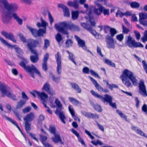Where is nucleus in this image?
Wrapping results in <instances>:
<instances>
[{
  "instance_id": "nucleus-1",
  "label": "nucleus",
  "mask_w": 147,
  "mask_h": 147,
  "mask_svg": "<svg viewBox=\"0 0 147 147\" xmlns=\"http://www.w3.org/2000/svg\"><path fill=\"white\" fill-rule=\"evenodd\" d=\"M18 8L16 3H9L7 0H0V11L2 13V21L4 24H7L10 21L12 18L16 20L19 24L22 25L23 20L15 13Z\"/></svg>"
},
{
  "instance_id": "nucleus-2",
  "label": "nucleus",
  "mask_w": 147,
  "mask_h": 147,
  "mask_svg": "<svg viewBox=\"0 0 147 147\" xmlns=\"http://www.w3.org/2000/svg\"><path fill=\"white\" fill-rule=\"evenodd\" d=\"M120 78H121L123 83L127 87H132L133 86L129 79L131 81L134 86H137L138 84V81L136 76L132 72L127 69L124 70Z\"/></svg>"
},
{
  "instance_id": "nucleus-3",
  "label": "nucleus",
  "mask_w": 147,
  "mask_h": 147,
  "mask_svg": "<svg viewBox=\"0 0 147 147\" xmlns=\"http://www.w3.org/2000/svg\"><path fill=\"white\" fill-rule=\"evenodd\" d=\"M40 46V44L37 40L29 39L27 42V47L30 51L31 53L35 55H31L30 59L31 61L33 63H36L39 60L38 54L36 50L34 48Z\"/></svg>"
},
{
  "instance_id": "nucleus-4",
  "label": "nucleus",
  "mask_w": 147,
  "mask_h": 147,
  "mask_svg": "<svg viewBox=\"0 0 147 147\" xmlns=\"http://www.w3.org/2000/svg\"><path fill=\"white\" fill-rule=\"evenodd\" d=\"M22 61L19 63V65L21 66L27 72L30 73L33 78H35L34 73L39 76H41V74L36 67L33 65L31 66L27 65L28 61L24 57H20Z\"/></svg>"
},
{
  "instance_id": "nucleus-5",
  "label": "nucleus",
  "mask_w": 147,
  "mask_h": 147,
  "mask_svg": "<svg viewBox=\"0 0 147 147\" xmlns=\"http://www.w3.org/2000/svg\"><path fill=\"white\" fill-rule=\"evenodd\" d=\"M89 17L88 22L89 24L85 23H82L81 25L84 28L86 29L93 35L96 36L97 33L96 31L93 29L92 27H94L96 26V22L92 16V12L91 9L89 10L88 13Z\"/></svg>"
},
{
  "instance_id": "nucleus-6",
  "label": "nucleus",
  "mask_w": 147,
  "mask_h": 147,
  "mask_svg": "<svg viewBox=\"0 0 147 147\" xmlns=\"http://www.w3.org/2000/svg\"><path fill=\"white\" fill-rule=\"evenodd\" d=\"M9 90H10V87L4 84H1L0 82V90L2 94V97H4L6 95L8 98L13 100H16L17 98L16 95L9 91Z\"/></svg>"
},
{
  "instance_id": "nucleus-7",
  "label": "nucleus",
  "mask_w": 147,
  "mask_h": 147,
  "mask_svg": "<svg viewBox=\"0 0 147 147\" xmlns=\"http://www.w3.org/2000/svg\"><path fill=\"white\" fill-rule=\"evenodd\" d=\"M34 114L32 112L27 114L24 117L23 120L24 122L23 124L24 125L25 129L29 131L31 129V126L30 122L34 120Z\"/></svg>"
},
{
  "instance_id": "nucleus-8",
  "label": "nucleus",
  "mask_w": 147,
  "mask_h": 147,
  "mask_svg": "<svg viewBox=\"0 0 147 147\" xmlns=\"http://www.w3.org/2000/svg\"><path fill=\"white\" fill-rule=\"evenodd\" d=\"M126 45L129 48L143 47V45L140 42H137L131 36L128 37L125 42Z\"/></svg>"
},
{
  "instance_id": "nucleus-9",
  "label": "nucleus",
  "mask_w": 147,
  "mask_h": 147,
  "mask_svg": "<svg viewBox=\"0 0 147 147\" xmlns=\"http://www.w3.org/2000/svg\"><path fill=\"white\" fill-rule=\"evenodd\" d=\"M61 25L67 29L71 31H78L80 30L78 26L71 23H67L66 22H62L61 23Z\"/></svg>"
},
{
  "instance_id": "nucleus-10",
  "label": "nucleus",
  "mask_w": 147,
  "mask_h": 147,
  "mask_svg": "<svg viewBox=\"0 0 147 147\" xmlns=\"http://www.w3.org/2000/svg\"><path fill=\"white\" fill-rule=\"evenodd\" d=\"M55 57L57 64V72L58 74L60 75L61 72L62 66L61 55L59 52L57 53L55 55Z\"/></svg>"
},
{
  "instance_id": "nucleus-11",
  "label": "nucleus",
  "mask_w": 147,
  "mask_h": 147,
  "mask_svg": "<svg viewBox=\"0 0 147 147\" xmlns=\"http://www.w3.org/2000/svg\"><path fill=\"white\" fill-rule=\"evenodd\" d=\"M139 92L140 94L144 96H147V93L144 83L142 80H140L139 84Z\"/></svg>"
},
{
  "instance_id": "nucleus-12",
  "label": "nucleus",
  "mask_w": 147,
  "mask_h": 147,
  "mask_svg": "<svg viewBox=\"0 0 147 147\" xmlns=\"http://www.w3.org/2000/svg\"><path fill=\"white\" fill-rule=\"evenodd\" d=\"M42 89L50 95H53L55 94L54 91L51 88V85L48 82H47L45 83Z\"/></svg>"
},
{
  "instance_id": "nucleus-13",
  "label": "nucleus",
  "mask_w": 147,
  "mask_h": 147,
  "mask_svg": "<svg viewBox=\"0 0 147 147\" xmlns=\"http://www.w3.org/2000/svg\"><path fill=\"white\" fill-rule=\"evenodd\" d=\"M107 47L109 48L114 49L115 45L113 38L107 35L106 37Z\"/></svg>"
},
{
  "instance_id": "nucleus-14",
  "label": "nucleus",
  "mask_w": 147,
  "mask_h": 147,
  "mask_svg": "<svg viewBox=\"0 0 147 147\" xmlns=\"http://www.w3.org/2000/svg\"><path fill=\"white\" fill-rule=\"evenodd\" d=\"M1 34L6 38L12 41L13 42L16 43V40L14 37L13 34L11 32L8 33L5 31H2Z\"/></svg>"
},
{
  "instance_id": "nucleus-15",
  "label": "nucleus",
  "mask_w": 147,
  "mask_h": 147,
  "mask_svg": "<svg viewBox=\"0 0 147 147\" xmlns=\"http://www.w3.org/2000/svg\"><path fill=\"white\" fill-rule=\"evenodd\" d=\"M75 38L77 41L79 47L82 48L84 50H86L87 47L84 40L80 39L79 36L76 35H75Z\"/></svg>"
},
{
  "instance_id": "nucleus-16",
  "label": "nucleus",
  "mask_w": 147,
  "mask_h": 147,
  "mask_svg": "<svg viewBox=\"0 0 147 147\" xmlns=\"http://www.w3.org/2000/svg\"><path fill=\"white\" fill-rule=\"evenodd\" d=\"M82 72L83 73L87 74H89L90 72L91 74L95 77L100 78V77L97 74L92 70H90L88 67H84L82 69Z\"/></svg>"
},
{
  "instance_id": "nucleus-17",
  "label": "nucleus",
  "mask_w": 147,
  "mask_h": 147,
  "mask_svg": "<svg viewBox=\"0 0 147 147\" xmlns=\"http://www.w3.org/2000/svg\"><path fill=\"white\" fill-rule=\"evenodd\" d=\"M58 7L63 9L64 16H65L68 17L70 16L69 9L67 6L63 4H59L58 5Z\"/></svg>"
},
{
  "instance_id": "nucleus-18",
  "label": "nucleus",
  "mask_w": 147,
  "mask_h": 147,
  "mask_svg": "<svg viewBox=\"0 0 147 147\" xmlns=\"http://www.w3.org/2000/svg\"><path fill=\"white\" fill-rule=\"evenodd\" d=\"M55 26L57 30L59 32H61L62 34L67 35V38L69 37V33L67 31L64 29V28H65V27H63L62 26V27H61L57 24H55Z\"/></svg>"
},
{
  "instance_id": "nucleus-19",
  "label": "nucleus",
  "mask_w": 147,
  "mask_h": 147,
  "mask_svg": "<svg viewBox=\"0 0 147 147\" xmlns=\"http://www.w3.org/2000/svg\"><path fill=\"white\" fill-rule=\"evenodd\" d=\"M2 117L3 118L5 119L8 121L10 122L12 124L15 125L18 129L20 132L22 131V130L20 127L16 122L13 120L11 118L7 117L6 115H3Z\"/></svg>"
},
{
  "instance_id": "nucleus-20",
  "label": "nucleus",
  "mask_w": 147,
  "mask_h": 147,
  "mask_svg": "<svg viewBox=\"0 0 147 147\" xmlns=\"http://www.w3.org/2000/svg\"><path fill=\"white\" fill-rule=\"evenodd\" d=\"M55 113L57 115H59V117L62 122L65 124L66 123L65 121V117L63 112H61L60 110L58 109H56L55 111Z\"/></svg>"
},
{
  "instance_id": "nucleus-21",
  "label": "nucleus",
  "mask_w": 147,
  "mask_h": 147,
  "mask_svg": "<svg viewBox=\"0 0 147 147\" xmlns=\"http://www.w3.org/2000/svg\"><path fill=\"white\" fill-rule=\"evenodd\" d=\"M54 135V137L52 138V139L53 141L56 143L60 142L61 144H63V142L62 141L60 135L56 134V133Z\"/></svg>"
},
{
  "instance_id": "nucleus-22",
  "label": "nucleus",
  "mask_w": 147,
  "mask_h": 147,
  "mask_svg": "<svg viewBox=\"0 0 147 147\" xmlns=\"http://www.w3.org/2000/svg\"><path fill=\"white\" fill-rule=\"evenodd\" d=\"M131 129L138 134L145 138H147V136L146 135L145 133L138 127L132 126Z\"/></svg>"
},
{
  "instance_id": "nucleus-23",
  "label": "nucleus",
  "mask_w": 147,
  "mask_h": 147,
  "mask_svg": "<svg viewBox=\"0 0 147 147\" xmlns=\"http://www.w3.org/2000/svg\"><path fill=\"white\" fill-rule=\"evenodd\" d=\"M95 4L98 8H94L93 10V12L96 15L99 16L101 13V4L98 3L97 1L95 2Z\"/></svg>"
},
{
  "instance_id": "nucleus-24",
  "label": "nucleus",
  "mask_w": 147,
  "mask_h": 147,
  "mask_svg": "<svg viewBox=\"0 0 147 147\" xmlns=\"http://www.w3.org/2000/svg\"><path fill=\"white\" fill-rule=\"evenodd\" d=\"M133 56H134L135 58H136L140 62H141V59L137 56L136 54H134ZM142 63L143 69L145 71L146 73L147 74V63L145 60H143L142 61Z\"/></svg>"
},
{
  "instance_id": "nucleus-25",
  "label": "nucleus",
  "mask_w": 147,
  "mask_h": 147,
  "mask_svg": "<svg viewBox=\"0 0 147 147\" xmlns=\"http://www.w3.org/2000/svg\"><path fill=\"white\" fill-rule=\"evenodd\" d=\"M71 85L72 88L74 89L77 93H80L81 90L78 85L76 83H71Z\"/></svg>"
},
{
  "instance_id": "nucleus-26",
  "label": "nucleus",
  "mask_w": 147,
  "mask_h": 147,
  "mask_svg": "<svg viewBox=\"0 0 147 147\" xmlns=\"http://www.w3.org/2000/svg\"><path fill=\"white\" fill-rule=\"evenodd\" d=\"M37 95L39 97L41 100H44L45 99L48 98V95L44 92H36Z\"/></svg>"
},
{
  "instance_id": "nucleus-27",
  "label": "nucleus",
  "mask_w": 147,
  "mask_h": 147,
  "mask_svg": "<svg viewBox=\"0 0 147 147\" xmlns=\"http://www.w3.org/2000/svg\"><path fill=\"white\" fill-rule=\"evenodd\" d=\"M103 100L105 102L109 103L112 102L113 98L111 96L108 94H106L105 95L104 97L103 98Z\"/></svg>"
},
{
  "instance_id": "nucleus-28",
  "label": "nucleus",
  "mask_w": 147,
  "mask_h": 147,
  "mask_svg": "<svg viewBox=\"0 0 147 147\" xmlns=\"http://www.w3.org/2000/svg\"><path fill=\"white\" fill-rule=\"evenodd\" d=\"M89 78L90 79L93 84L94 85L96 89L99 91H100L101 90V87L97 83L96 81L90 76H89Z\"/></svg>"
},
{
  "instance_id": "nucleus-29",
  "label": "nucleus",
  "mask_w": 147,
  "mask_h": 147,
  "mask_svg": "<svg viewBox=\"0 0 147 147\" xmlns=\"http://www.w3.org/2000/svg\"><path fill=\"white\" fill-rule=\"evenodd\" d=\"M0 40L1 42L3 44L5 45L6 46L8 47L14 48L16 46V45H12L11 44L8 43V42L1 37H0Z\"/></svg>"
},
{
  "instance_id": "nucleus-30",
  "label": "nucleus",
  "mask_w": 147,
  "mask_h": 147,
  "mask_svg": "<svg viewBox=\"0 0 147 147\" xmlns=\"http://www.w3.org/2000/svg\"><path fill=\"white\" fill-rule=\"evenodd\" d=\"M47 129L51 134H54L56 133V128L54 125H50L49 128Z\"/></svg>"
},
{
  "instance_id": "nucleus-31",
  "label": "nucleus",
  "mask_w": 147,
  "mask_h": 147,
  "mask_svg": "<svg viewBox=\"0 0 147 147\" xmlns=\"http://www.w3.org/2000/svg\"><path fill=\"white\" fill-rule=\"evenodd\" d=\"M27 28L35 37L36 38L37 37V30H36L31 28L29 26H27Z\"/></svg>"
},
{
  "instance_id": "nucleus-32",
  "label": "nucleus",
  "mask_w": 147,
  "mask_h": 147,
  "mask_svg": "<svg viewBox=\"0 0 147 147\" xmlns=\"http://www.w3.org/2000/svg\"><path fill=\"white\" fill-rule=\"evenodd\" d=\"M79 12L78 11H72L71 12V18L73 20H76L78 17Z\"/></svg>"
},
{
  "instance_id": "nucleus-33",
  "label": "nucleus",
  "mask_w": 147,
  "mask_h": 147,
  "mask_svg": "<svg viewBox=\"0 0 147 147\" xmlns=\"http://www.w3.org/2000/svg\"><path fill=\"white\" fill-rule=\"evenodd\" d=\"M66 51L69 54V59L73 63L76 65H77V63L75 61V58L74 55L68 50H67Z\"/></svg>"
},
{
  "instance_id": "nucleus-34",
  "label": "nucleus",
  "mask_w": 147,
  "mask_h": 147,
  "mask_svg": "<svg viewBox=\"0 0 147 147\" xmlns=\"http://www.w3.org/2000/svg\"><path fill=\"white\" fill-rule=\"evenodd\" d=\"M50 77L52 78V80L54 82L58 83L60 80L59 77H56L52 73H50L49 74Z\"/></svg>"
},
{
  "instance_id": "nucleus-35",
  "label": "nucleus",
  "mask_w": 147,
  "mask_h": 147,
  "mask_svg": "<svg viewBox=\"0 0 147 147\" xmlns=\"http://www.w3.org/2000/svg\"><path fill=\"white\" fill-rule=\"evenodd\" d=\"M26 102L23 100L21 99L18 102L16 108L17 109H20L26 103Z\"/></svg>"
},
{
  "instance_id": "nucleus-36",
  "label": "nucleus",
  "mask_w": 147,
  "mask_h": 147,
  "mask_svg": "<svg viewBox=\"0 0 147 147\" xmlns=\"http://www.w3.org/2000/svg\"><path fill=\"white\" fill-rule=\"evenodd\" d=\"M69 101L71 102L73 105H77L80 103L79 101L72 97H69L68 98Z\"/></svg>"
},
{
  "instance_id": "nucleus-37",
  "label": "nucleus",
  "mask_w": 147,
  "mask_h": 147,
  "mask_svg": "<svg viewBox=\"0 0 147 147\" xmlns=\"http://www.w3.org/2000/svg\"><path fill=\"white\" fill-rule=\"evenodd\" d=\"M85 115L86 117L90 118H98V116L96 114H94L90 113H86Z\"/></svg>"
},
{
  "instance_id": "nucleus-38",
  "label": "nucleus",
  "mask_w": 147,
  "mask_h": 147,
  "mask_svg": "<svg viewBox=\"0 0 147 147\" xmlns=\"http://www.w3.org/2000/svg\"><path fill=\"white\" fill-rule=\"evenodd\" d=\"M32 127H31V129L29 131L27 130L26 129H25V130L27 133V134H28L32 139L34 140L37 142H38V140L36 138V135L35 134H33L32 133H30V131Z\"/></svg>"
},
{
  "instance_id": "nucleus-39",
  "label": "nucleus",
  "mask_w": 147,
  "mask_h": 147,
  "mask_svg": "<svg viewBox=\"0 0 147 147\" xmlns=\"http://www.w3.org/2000/svg\"><path fill=\"white\" fill-rule=\"evenodd\" d=\"M103 60L105 63L107 64L108 65L112 67H115V64L114 63L112 62L110 60L107 59H104Z\"/></svg>"
},
{
  "instance_id": "nucleus-40",
  "label": "nucleus",
  "mask_w": 147,
  "mask_h": 147,
  "mask_svg": "<svg viewBox=\"0 0 147 147\" xmlns=\"http://www.w3.org/2000/svg\"><path fill=\"white\" fill-rule=\"evenodd\" d=\"M139 20H145L147 18V13L145 12H141L139 13Z\"/></svg>"
},
{
  "instance_id": "nucleus-41",
  "label": "nucleus",
  "mask_w": 147,
  "mask_h": 147,
  "mask_svg": "<svg viewBox=\"0 0 147 147\" xmlns=\"http://www.w3.org/2000/svg\"><path fill=\"white\" fill-rule=\"evenodd\" d=\"M116 112L120 116L121 118L124 119L126 121H127V116L123 114L121 111L119 110H116Z\"/></svg>"
},
{
  "instance_id": "nucleus-42",
  "label": "nucleus",
  "mask_w": 147,
  "mask_h": 147,
  "mask_svg": "<svg viewBox=\"0 0 147 147\" xmlns=\"http://www.w3.org/2000/svg\"><path fill=\"white\" fill-rule=\"evenodd\" d=\"M90 93L94 97L99 99H101V95L98 94L93 90H91L90 91Z\"/></svg>"
},
{
  "instance_id": "nucleus-43",
  "label": "nucleus",
  "mask_w": 147,
  "mask_h": 147,
  "mask_svg": "<svg viewBox=\"0 0 147 147\" xmlns=\"http://www.w3.org/2000/svg\"><path fill=\"white\" fill-rule=\"evenodd\" d=\"M130 6L132 8H138L140 6V4L136 2H132L130 3Z\"/></svg>"
},
{
  "instance_id": "nucleus-44",
  "label": "nucleus",
  "mask_w": 147,
  "mask_h": 147,
  "mask_svg": "<svg viewBox=\"0 0 147 147\" xmlns=\"http://www.w3.org/2000/svg\"><path fill=\"white\" fill-rule=\"evenodd\" d=\"M55 38L58 43H59L61 41L63 40L61 35L59 33L57 34L55 36Z\"/></svg>"
},
{
  "instance_id": "nucleus-45",
  "label": "nucleus",
  "mask_w": 147,
  "mask_h": 147,
  "mask_svg": "<svg viewBox=\"0 0 147 147\" xmlns=\"http://www.w3.org/2000/svg\"><path fill=\"white\" fill-rule=\"evenodd\" d=\"M141 39L144 43L147 41V30L144 31L143 36L141 38Z\"/></svg>"
},
{
  "instance_id": "nucleus-46",
  "label": "nucleus",
  "mask_w": 147,
  "mask_h": 147,
  "mask_svg": "<svg viewBox=\"0 0 147 147\" xmlns=\"http://www.w3.org/2000/svg\"><path fill=\"white\" fill-rule=\"evenodd\" d=\"M102 13H103L104 15H109V9H106L105 7L102 6Z\"/></svg>"
},
{
  "instance_id": "nucleus-47",
  "label": "nucleus",
  "mask_w": 147,
  "mask_h": 147,
  "mask_svg": "<svg viewBox=\"0 0 147 147\" xmlns=\"http://www.w3.org/2000/svg\"><path fill=\"white\" fill-rule=\"evenodd\" d=\"M73 42L71 39H67L65 42V45L67 47H71L73 43Z\"/></svg>"
},
{
  "instance_id": "nucleus-48",
  "label": "nucleus",
  "mask_w": 147,
  "mask_h": 147,
  "mask_svg": "<svg viewBox=\"0 0 147 147\" xmlns=\"http://www.w3.org/2000/svg\"><path fill=\"white\" fill-rule=\"evenodd\" d=\"M110 32L111 34L110 37H112V38L115 36V35L117 34V31L115 28H110Z\"/></svg>"
},
{
  "instance_id": "nucleus-49",
  "label": "nucleus",
  "mask_w": 147,
  "mask_h": 147,
  "mask_svg": "<svg viewBox=\"0 0 147 147\" xmlns=\"http://www.w3.org/2000/svg\"><path fill=\"white\" fill-rule=\"evenodd\" d=\"M45 33V30L42 29H40L37 31V36H43V34Z\"/></svg>"
},
{
  "instance_id": "nucleus-50",
  "label": "nucleus",
  "mask_w": 147,
  "mask_h": 147,
  "mask_svg": "<svg viewBox=\"0 0 147 147\" xmlns=\"http://www.w3.org/2000/svg\"><path fill=\"white\" fill-rule=\"evenodd\" d=\"M50 45V43L49 41L47 39H45L44 48L45 49H47L48 47H49Z\"/></svg>"
},
{
  "instance_id": "nucleus-51",
  "label": "nucleus",
  "mask_w": 147,
  "mask_h": 147,
  "mask_svg": "<svg viewBox=\"0 0 147 147\" xmlns=\"http://www.w3.org/2000/svg\"><path fill=\"white\" fill-rule=\"evenodd\" d=\"M107 85L108 86L109 88L111 90H112L113 88H117L118 87L117 85L115 84H110L107 82Z\"/></svg>"
},
{
  "instance_id": "nucleus-52",
  "label": "nucleus",
  "mask_w": 147,
  "mask_h": 147,
  "mask_svg": "<svg viewBox=\"0 0 147 147\" xmlns=\"http://www.w3.org/2000/svg\"><path fill=\"white\" fill-rule=\"evenodd\" d=\"M69 111L71 115V116H74L75 114V113L74 109L72 107V106L69 105L68 106Z\"/></svg>"
},
{
  "instance_id": "nucleus-53",
  "label": "nucleus",
  "mask_w": 147,
  "mask_h": 147,
  "mask_svg": "<svg viewBox=\"0 0 147 147\" xmlns=\"http://www.w3.org/2000/svg\"><path fill=\"white\" fill-rule=\"evenodd\" d=\"M22 97L23 99V100L26 102L29 99V98L24 92L23 91L22 92Z\"/></svg>"
},
{
  "instance_id": "nucleus-54",
  "label": "nucleus",
  "mask_w": 147,
  "mask_h": 147,
  "mask_svg": "<svg viewBox=\"0 0 147 147\" xmlns=\"http://www.w3.org/2000/svg\"><path fill=\"white\" fill-rule=\"evenodd\" d=\"M40 137L41 142L43 144H44V143L47 139V137L45 136L41 135H40Z\"/></svg>"
},
{
  "instance_id": "nucleus-55",
  "label": "nucleus",
  "mask_w": 147,
  "mask_h": 147,
  "mask_svg": "<svg viewBox=\"0 0 147 147\" xmlns=\"http://www.w3.org/2000/svg\"><path fill=\"white\" fill-rule=\"evenodd\" d=\"M55 103L57 107L60 108V110H61V108L62 107V105L61 104L58 98H56L55 99Z\"/></svg>"
},
{
  "instance_id": "nucleus-56",
  "label": "nucleus",
  "mask_w": 147,
  "mask_h": 147,
  "mask_svg": "<svg viewBox=\"0 0 147 147\" xmlns=\"http://www.w3.org/2000/svg\"><path fill=\"white\" fill-rule=\"evenodd\" d=\"M40 19L42 27H46L48 25V23L45 22L42 17L40 18Z\"/></svg>"
},
{
  "instance_id": "nucleus-57",
  "label": "nucleus",
  "mask_w": 147,
  "mask_h": 147,
  "mask_svg": "<svg viewBox=\"0 0 147 147\" xmlns=\"http://www.w3.org/2000/svg\"><path fill=\"white\" fill-rule=\"evenodd\" d=\"M49 18V19L50 24L51 25H52L53 23L54 22V20L53 18L51 15V14L49 12L48 13Z\"/></svg>"
},
{
  "instance_id": "nucleus-58",
  "label": "nucleus",
  "mask_w": 147,
  "mask_h": 147,
  "mask_svg": "<svg viewBox=\"0 0 147 147\" xmlns=\"http://www.w3.org/2000/svg\"><path fill=\"white\" fill-rule=\"evenodd\" d=\"M94 109L97 111L99 112L101 111V107L100 105L98 104L95 105L94 106Z\"/></svg>"
},
{
  "instance_id": "nucleus-59",
  "label": "nucleus",
  "mask_w": 147,
  "mask_h": 147,
  "mask_svg": "<svg viewBox=\"0 0 147 147\" xmlns=\"http://www.w3.org/2000/svg\"><path fill=\"white\" fill-rule=\"evenodd\" d=\"M142 111L144 112L146 115H147V105L146 104H144L142 108Z\"/></svg>"
},
{
  "instance_id": "nucleus-60",
  "label": "nucleus",
  "mask_w": 147,
  "mask_h": 147,
  "mask_svg": "<svg viewBox=\"0 0 147 147\" xmlns=\"http://www.w3.org/2000/svg\"><path fill=\"white\" fill-rule=\"evenodd\" d=\"M124 38L123 35V34H120L116 36V38L120 41H121Z\"/></svg>"
},
{
  "instance_id": "nucleus-61",
  "label": "nucleus",
  "mask_w": 147,
  "mask_h": 147,
  "mask_svg": "<svg viewBox=\"0 0 147 147\" xmlns=\"http://www.w3.org/2000/svg\"><path fill=\"white\" fill-rule=\"evenodd\" d=\"M118 15L121 17H122L124 16V13H123L119 10H118L116 13V16L118 17Z\"/></svg>"
},
{
  "instance_id": "nucleus-62",
  "label": "nucleus",
  "mask_w": 147,
  "mask_h": 147,
  "mask_svg": "<svg viewBox=\"0 0 147 147\" xmlns=\"http://www.w3.org/2000/svg\"><path fill=\"white\" fill-rule=\"evenodd\" d=\"M134 33L136 37V39L137 40L140 39L141 36V35L140 33L136 30H134Z\"/></svg>"
},
{
  "instance_id": "nucleus-63",
  "label": "nucleus",
  "mask_w": 147,
  "mask_h": 147,
  "mask_svg": "<svg viewBox=\"0 0 147 147\" xmlns=\"http://www.w3.org/2000/svg\"><path fill=\"white\" fill-rule=\"evenodd\" d=\"M49 57V54L48 53H46L44 56L43 59V62L47 63Z\"/></svg>"
},
{
  "instance_id": "nucleus-64",
  "label": "nucleus",
  "mask_w": 147,
  "mask_h": 147,
  "mask_svg": "<svg viewBox=\"0 0 147 147\" xmlns=\"http://www.w3.org/2000/svg\"><path fill=\"white\" fill-rule=\"evenodd\" d=\"M30 110L31 109L30 107H26L22 110V112L24 113H27L29 112Z\"/></svg>"
}]
</instances>
